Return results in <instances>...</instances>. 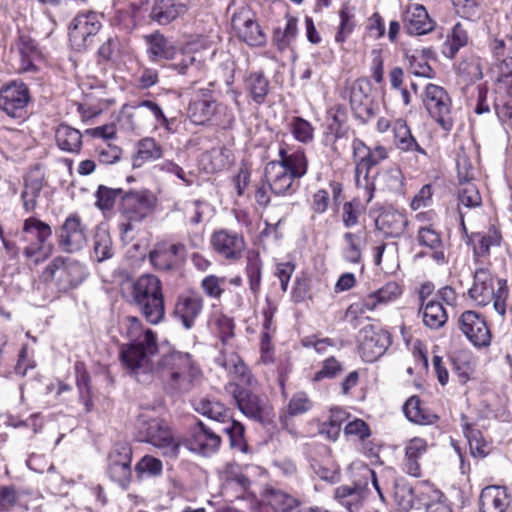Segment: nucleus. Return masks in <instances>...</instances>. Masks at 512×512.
Instances as JSON below:
<instances>
[{
  "mask_svg": "<svg viewBox=\"0 0 512 512\" xmlns=\"http://www.w3.org/2000/svg\"><path fill=\"white\" fill-rule=\"evenodd\" d=\"M126 336L130 340L120 349V359L126 369L138 377L151 368V357L158 352L157 336L151 329L143 331L142 323L135 316H126L123 321Z\"/></svg>",
  "mask_w": 512,
  "mask_h": 512,
  "instance_id": "f257e3e1",
  "label": "nucleus"
},
{
  "mask_svg": "<svg viewBox=\"0 0 512 512\" xmlns=\"http://www.w3.org/2000/svg\"><path fill=\"white\" fill-rule=\"evenodd\" d=\"M156 372L162 379L167 392L177 395L191 390L198 370L189 353L173 351L159 359Z\"/></svg>",
  "mask_w": 512,
  "mask_h": 512,
  "instance_id": "f03ea898",
  "label": "nucleus"
},
{
  "mask_svg": "<svg viewBox=\"0 0 512 512\" xmlns=\"http://www.w3.org/2000/svg\"><path fill=\"white\" fill-rule=\"evenodd\" d=\"M132 304L141 312L147 322L159 324L165 317V302L162 283L151 274L141 275L132 283Z\"/></svg>",
  "mask_w": 512,
  "mask_h": 512,
  "instance_id": "7ed1b4c3",
  "label": "nucleus"
},
{
  "mask_svg": "<svg viewBox=\"0 0 512 512\" xmlns=\"http://www.w3.org/2000/svg\"><path fill=\"white\" fill-rule=\"evenodd\" d=\"M352 152L358 197L369 203L375 191L374 178L369 175L370 170L388 158V150L382 145L368 147L361 139L355 138L352 142Z\"/></svg>",
  "mask_w": 512,
  "mask_h": 512,
  "instance_id": "20e7f679",
  "label": "nucleus"
},
{
  "mask_svg": "<svg viewBox=\"0 0 512 512\" xmlns=\"http://www.w3.org/2000/svg\"><path fill=\"white\" fill-rule=\"evenodd\" d=\"M157 197L148 189L125 191L119 203V212L123 220L119 223L121 237L134 230V224L142 222L153 212Z\"/></svg>",
  "mask_w": 512,
  "mask_h": 512,
  "instance_id": "39448f33",
  "label": "nucleus"
},
{
  "mask_svg": "<svg viewBox=\"0 0 512 512\" xmlns=\"http://www.w3.org/2000/svg\"><path fill=\"white\" fill-rule=\"evenodd\" d=\"M497 289L494 287L492 274L484 268H479L473 276V285L468 293L478 305L485 306L493 301L495 311L502 317L506 314V299L508 297L507 281L496 279Z\"/></svg>",
  "mask_w": 512,
  "mask_h": 512,
  "instance_id": "423d86ee",
  "label": "nucleus"
},
{
  "mask_svg": "<svg viewBox=\"0 0 512 512\" xmlns=\"http://www.w3.org/2000/svg\"><path fill=\"white\" fill-rule=\"evenodd\" d=\"M136 428L139 441L153 445L161 450L164 457L176 459L180 452V442L177 441L170 427L161 419L138 417Z\"/></svg>",
  "mask_w": 512,
  "mask_h": 512,
  "instance_id": "0eeeda50",
  "label": "nucleus"
},
{
  "mask_svg": "<svg viewBox=\"0 0 512 512\" xmlns=\"http://www.w3.org/2000/svg\"><path fill=\"white\" fill-rule=\"evenodd\" d=\"M225 391L234 399L239 411L247 418L265 423L271 416L272 406L263 394L255 393L251 388L235 382L225 385Z\"/></svg>",
  "mask_w": 512,
  "mask_h": 512,
  "instance_id": "6e6552de",
  "label": "nucleus"
},
{
  "mask_svg": "<svg viewBox=\"0 0 512 512\" xmlns=\"http://www.w3.org/2000/svg\"><path fill=\"white\" fill-rule=\"evenodd\" d=\"M42 278L45 282L53 281L58 291L67 292L84 281L86 271L79 261L58 256L44 269Z\"/></svg>",
  "mask_w": 512,
  "mask_h": 512,
  "instance_id": "1a4fd4ad",
  "label": "nucleus"
},
{
  "mask_svg": "<svg viewBox=\"0 0 512 512\" xmlns=\"http://www.w3.org/2000/svg\"><path fill=\"white\" fill-rule=\"evenodd\" d=\"M32 97L29 87L20 80H12L0 88V110L13 119H24Z\"/></svg>",
  "mask_w": 512,
  "mask_h": 512,
  "instance_id": "9d476101",
  "label": "nucleus"
},
{
  "mask_svg": "<svg viewBox=\"0 0 512 512\" xmlns=\"http://www.w3.org/2000/svg\"><path fill=\"white\" fill-rule=\"evenodd\" d=\"M358 350L365 362H374L391 345L388 331L375 324H366L357 334Z\"/></svg>",
  "mask_w": 512,
  "mask_h": 512,
  "instance_id": "9b49d317",
  "label": "nucleus"
},
{
  "mask_svg": "<svg viewBox=\"0 0 512 512\" xmlns=\"http://www.w3.org/2000/svg\"><path fill=\"white\" fill-rule=\"evenodd\" d=\"M102 23L95 12L78 14L69 25V41L73 50L86 51L95 41Z\"/></svg>",
  "mask_w": 512,
  "mask_h": 512,
  "instance_id": "f8f14e48",
  "label": "nucleus"
},
{
  "mask_svg": "<svg viewBox=\"0 0 512 512\" xmlns=\"http://www.w3.org/2000/svg\"><path fill=\"white\" fill-rule=\"evenodd\" d=\"M132 448L128 443H117L108 455L107 475L121 489L127 490L132 482Z\"/></svg>",
  "mask_w": 512,
  "mask_h": 512,
  "instance_id": "ddd939ff",
  "label": "nucleus"
},
{
  "mask_svg": "<svg viewBox=\"0 0 512 512\" xmlns=\"http://www.w3.org/2000/svg\"><path fill=\"white\" fill-rule=\"evenodd\" d=\"M422 101L429 115L446 131H450L453 121L450 117L451 99L446 90L435 84H428Z\"/></svg>",
  "mask_w": 512,
  "mask_h": 512,
  "instance_id": "4468645a",
  "label": "nucleus"
},
{
  "mask_svg": "<svg viewBox=\"0 0 512 512\" xmlns=\"http://www.w3.org/2000/svg\"><path fill=\"white\" fill-rule=\"evenodd\" d=\"M306 169L288 167L283 162H268L264 169V178L273 194H291L294 191V180L302 177Z\"/></svg>",
  "mask_w": 512,
  "mask_h": 512,
  "instance_id": "2eb2a0df",
  "label": "nucleus"
},
{
  "mask_svg": "<svg viewBox=\"0 0 512 512\" xmlns=\"http://www.w3.org/2000/svg\"><path fill=\"white\" fill-rule=\"evenodd\" d=\"M458 328L475 347L490 346L491 331L484 317L476 311H464L458 318Z\"/></svg>",
  "mask_w": 512,
  "mask_h": 512,
  "instance_id": "dca6fc26",
  "label": "nucleus"
},
{
  "mask_svg": "<svg viewBox=\"0 0 512 512\" xmlns=\"http://www.w3.org/2000/svg\"><path fill=\"white\" fill-rule=\"evenodd\" d=\"M231 25L237 37L247 45L254 47L265 45V33L248 8H241L235 12L231 19Z\"/></svg>",
  "mask_w": 512,
  "mask_h": 512,
  "instance_id": "f3484780",
  "label": "nucleus"
},
{
  "mask_svg": "<svg viewBox=\"0 0 512 512\" xmlns=\"http://www.w3.org/2000/svg\"><path fill=\"white\" fill-rule=\"evenodd\" d=\"M218 427H208L202 421H197L190 428L189 449L203 456L214 454L220 447L221 437Z\"/></svg>",
  "mask_w": 512,
  "mask_h": 512,
  "instance_id": "a211bd4d",
  "label": "nucleus"
},
{
  "mask_svg": "<svg viewBox=\"0 0 512 512\" xmlns=\"http://www.w3.org/2000/svg\"><path fill=\"white\" fill-rule=\"evenodd\" d=\"M59 247L68 253L79 251L86 244L85 226L77 214L69 215L58 233Z\"/></svg>",
  "mask_w": 512,
  "mask_h": 512,
  "instance_id": "6ab92c4d",
  "label": "nucleus"
},
{
  "mask_svg": "<svg viewBox=\"0 0 512 512\" xmlns=\"http://www.w3.org/2000/svg\"><path fill=\"white\" fill-rule=\"evenodd\" d=\"M350 105L355 116L362 122H367L376 115L369 81L358 79L354 82L350 93Z\"/></svg>",
  "mask_w": 512,
  "mask_h": 512,
  "instance_id": "aec40b11",
  "label": "nucleus"
},
{
  "mask_svg": "<svg viewBox=\"0 0 512 512\" xmlns=\"http://www.w3.org/2000/svg\"><path fill=\"white\" fill-rule=\"evenodd\" d=\"M203 310V298L197 293L179 295L172 316L184 329L190 330Z\"/></svg>",
  "mask_w": 512,
  "mask_h": 512,
  "instance_id": "412c9836",
  "label": "nucleus"
},
{
  "mask_svg": "<svg viewBox=\"0 0 512 512\" xmlns=\"http://www.w3.org/2000/svg\"><path fill=\"white\" fill-rule=\"evenodd\" d=\"M210 242L217 253L230 260L240 259L245 249L243 236L226 229L215 231Z\"/></svg>",
  "mask_w": 512,
  "mask_h": 512,
  "instance_id": "4be33fe9",
  "label": "nucleus"
},
{
  "mask_svg": "<svg viewBox=\"0 0 512 512\" xmlns=\"http://www.w3.org/2000/svg\"><path fill=\"white\" fill-rule=\"evenodd\" d=\"M146 45V54L150 62L164 66L167 61L175 59L177 47L164 34L159 31L143 37Z\"/></svg>",
  "mask_w": 512,
  "mask_h": 512,
  "instance_id": "5701e85b",
  "label": "nucleus"
},
{
  "mask_svg": "<svg viewBox=\"0 0 512 512\" xmlns=\"http://www.w3.org/2000/svg\"><path fill=\"white\" fill-rule=\"evenodd\" d=\"M404 27L411 35H423L434 29V21L421 4H412L403 14Z\"/></svg>",
  "mask_w": 512,
  "mask_h": 512,
  "instance_id": "b1692460",
  "label": "nucleus"
},
{
  "mask_svg": "<svg viewBox=\"0 0 512 512\" xmlns=\"http://www.w3.org/2000/svg\"><path fill=\"white\" fill-rule=\"evenodd\" d=\"M16 47L20 56L19 73H37L39 68L34 62L41 57L37 41L28 34L20 33Z\"/></svg>",
  "mask_w": 512,
  "mask_h": 512,
  "instance_id": "393cba45",
  "label": "nucleus"
},
{
  "mask_svg": "<svg viewBox=\"0 0 512 512\" xmlns=\"http://www.w3.org/2000/svg\"><path fill=\"white\" fill-rule=\"evenodd\" d=\"M510 505L507 488L489 485L482 489L479 497L480 512H505Z\"/></svg>",
  "mask_w": 512,
  "mask_h": 512,
  "instance_id": "a878e982",
  "label": "nucleus"
},
{
  "mask_svg": "<svg viewBox=\"0 0 512 512\" xmlns=\"http://www.w3.org/2000/svg\"><path fill=\"white\" fill-rule=\"evenodd\" d=\"M220 480L223 491H234L237 497L243 495L251 484L237 463H227L220 473Z\"/></svg>",
  "mask_w": 512,
  "mask_h": 512,
  "instance_id": "bb28decb",
  "label": "nucleus"
},
{
  "mask_svg": "<svg viewBox=\"0 0 512 512\" xmlns=\"http://www.w3.org/2000/svg\"><path fill=\"white\" fill-rule=\"evenodd\" d=\"M186 11L183 0H155L149 16L159 25H167Z\"/></svg>",
  "mask_w": 512,
  "mask_h": 512,
  "instance_id": "cd10ccee",
  "label": "nucleus"
},
{
  "mask_svg": "<svg viewBox=\"0 0 512 512\" xmlns=\"http://www.w3.org/2000/svg\"><path fill=\"white\" fill-rule=\"evenodd\" d=\"M502 235L495 228L490 227L486 232H474L469 237V244L473 247L474 257H488L492 247H498L501 244Z\"/></svg>",
  "mask_w": 512,
  "mask_h": 512,
  "instance_id": "c85d7f7f",
  "label": "nucleus"
},
{
  "mask_svg": "<svg viewBox=\"0 0 512 512\" xmlns=\"http://www.w3.org/2000/svg\"><path fill=\"white\" fill-rule=\"evenodd\" d=\"M394 144L404 152H416L426 156V151L418 144L411 133L410 128L403 119H397L393 124Z\"/></svg>",
  "mask_w": 512,
  "mask_h": 512,
  "instance_id": "c756f323",
  "label": "nucleus"
},
{
  "mask_svg": "<svg viewBox=\"0 0 512 512\" xmlns=\"http://www.w3.org/2000/svg\"><path fill=\"white\" fill-rule=\"evenodd\" d=\"M427 442L423 438L414 437L410 439L405 447V468L408 474L420 476L419 459L427 451Z\"/></svg>",
  "mask_w": 512,
  "mask_h": 512,
  "instance_id": "7c9ffc66",
  "label": "nucleus"
},
{
  "mask_svg": "<svg viewBox=\"0 0 512 512\" xmlns=\"http://www.w3.org/2000/svg\"><path fill=\"white\" fill-rule=\"evenodd\" d=\"M406 418L415 424L431 425L438 421L439 417L423 408L418 396H411L403 405Z\"/></svg>",
  "mask_w": 512,
  "mask_h": 512,
  "instance_id": "2f4dec72",
  "label": "nucleus"
},
{
  "mask_svg": "<svg viewBox=\"0 0 512 512\" xmlns=\"http://www.w3.org/2000/svg\"><path fill=\"white\" fill-rule=\"evenodd\" d=\"M408 224L404 214L398 211L386 212L380 215L376 221L378 229L384 232L388 237H400Z\"/></svg>",
  "mask_w": 512,
  "mask_h": 512,
  "instance_id": "473e14b6",
  "label": "nucleus"
},
{
  "mask_svg": "<svg viewBox=\"0 0 512 512\" xmlns=\"http://www.w3.org/2000/svg\"><path fill=\"white\" fill-rule=\"evenodd\" d=\"M55 139L58 147L62 151L78 153L82 146L81 132L64 123L57 127Z\"/></svg>",
  "mask_w": 512,
  "mask_h": 512,
  "instance_id": "72a5a7b5",
  "label": "nucleus"
},
{
  "mask_svg": "<svg viewBox=\"0 0 512 512\" xmlns=\"http://www.w3.org/2000/svg\"><path fill=\"white\" fill-rule=\"evenodd\" d=\"M216 102L209 98L193 99L188 106L189 119L197 125H204L214 115Z\"/></svg>",
  "mask_w": 512,
  "mask_h": 512,
  "instance_id": "f704fd0d",
  "label": "nucleus"
},
{
  "mask_svg": "<svg viewBox=\"0 0 512 512\" xmlns=\"http://www.w3.org/2000/svg\"><path fill=\"white\" fill-rule=\"evenodd\" d=\"M162 155V147L153 138H144L138 142L132 165L134 168H140L144 163L157 160Z\"/></svg>",
  "mask_w": 512,
  "mask_h": 512,
  "instance_id": "c9c22d12",
  "label": "nucleus"
},
{
  "mask_svg": "<svg viewBox=\"0 0 512 512\" xmlns=\"http://www.w3.org/2000/svg\"><path fill=\"white\" fill-rule=\"evenodd\" d=\"M218 431L224 432L229 437L230 447L237 449L242 453H250L249 445L245 440V427L242 423L232 419L227 424L219 425Z\"/></svg>",
  "mask_w": 512,
  "mask_h": 512,
  "instance_id": "e433bc0d",
  "label": "nucleus"
},
{
  "mask_svg": "<svg viewBox=\"0 0 512 512\" xmlns=\"http://www.w3.org/2000/svg\"><path fill=\"white\" fill-rule=\"evenodd\" d=\"M402 293L401 287L396 282H388L378 290L368 294L366 305L375 310L380 305H385L397 299Z\"/></svg>",
  "mask_w": 512,
  "mask_h": 512,
  "instance_id": "4c0bfd02",
  "label": "nucleus"
},
{
  "mask_svg": "<svg viewBox=\"0 0 512 512\" xmlns=\"http://www.w3.org/2000/svg\"><path fill=\"white\" fill-rule=\"evenodd\" d=\"M196 410L204 416L217 422L216 427L226 424L232 417L230 411L225 406L214 400L200 399L197 403Z\"/></svg>",
  "mask_w": 512,
  "mask_h": 512,
  "instance_id": "58836bf2",
  "label": "nucleus"
},
{
  "mask_svg": "<svg viewBox=\"0 0 512 512\" xmlns=\"http://www.w3.org/2000/svg\"><path fill=\"white\" fill-rule=\"evenodd\" d=\"M421 310L423 323L430 329H439L448 320L446 310L440 301H429Z\"/></svg>",
  "mask_w": 512,
  "mask_h": 512,
  "instance_id": "ea45409f",
  "label": "nucleus"
},
{
  "mask_svg": "<svg viewBox=\"0 0 512 512\" xmlns=\"http://www.w3.org/2000/svg\"><path fill=\"white\" fill-rule=\"evenodd\" d=\"M43 178L29 177L25 179L24 189L21 192L23 208L27 213H32L37 207V200L43 189Z\"/></svg>",
  "mask_w": 512,
  "mask_h": 512,
  "instance_id": "a19ab883",
  "label": "nucleus"
},
{
  "mask_svg": "<svg viewBox=\"0 0 512 512\" xmlns=\"http://www.w3.org/2000/svg\"><path fill=\"white\" fill-rule=\"evenodd\" d=\"M134 471L139 481L158 478L163 473V463L152 455H144L136 463Z\"/></svg>",
  "mask_w": 512,
  "mask_h": 512,
  "instance_id": "79ce46f5",
  "label": "nucleus"
},
{
  "mask_svg": "<svg viewBox=\"0 0 512 512\" xmlns=\"http://www.w3.org/2000/svg\"><path fill=\"white\" fill-rule=\"evenodd\" d=\"M245 85L255 103L265 102L269 92V81L262 71L251 72L245 79Z\"/></svg>",
  "mask_w": 512,
  "mask_h": 512,
  "instance_id": "37998d69",
  "label": "nucleus"
},
{
  "mask_svg": "<svg viewBox=\"0 0 512 512\" xmlns=\"http://www.w3.org/2000/svg\"><path fill=\"white\" fill-rule=\"evenodd\" d=\"M22 233L21 241H27L25 234H32L36 238L35 243L45 246L46 241L52 235V229L49 224L40 219L30 217L24 221Z\"/></svg>",
  "mask_w": 512,
  "mask_h": 512,
  "instance_id": "c03bdc74",
  "label": "nucleus"
},
{
  "mask_svg": "<svg viewBox=\"0 0 512 512\" xmlns=\"http://www.w3.org/2000/svg\"><path fill=\"white\" fill-rule=\"evenodd\" d=\"M468 43V34L461 23H456L451 34L443 43L442 53L445 57L453 59L457 52Z\"/></svg>",
  "mask_w": 512,
  "mask_h": 512,
  "instance_id": "a18cd8bd",
  "label": "nucleus"
},
{
  "mask_svg": "<svg viewBox=\"0 0 512 512\" xmlns=\"http://www.w3.org/2000/svg\"><path fill=\"white\" fill-rule=\"evenodd\" d=\"M266 498L275 512H291L299 505L296 498L277 488L267 489Z\"/></svg>",
  "mask_w": 512,
  "mask_h": 512,
  "instance_id": "49530a36",
  "label": "nucleus"
},
{
  "mask_svg": "<svg viewBox=\"0 0 512 512\" xmlns=\"http://www.w3.org/2000/svg\"><path fill=\"white\" fill-rule=\"evenodd\" d=\"M93 251L98 262H103L113 256L112 239L106 228L97 227L93 237Z\"/></svg>",
  "mask_w": 512,
  "mask_h": 512,
  "instance_id": "de8ad7c7",
  "label": "nucleus"
},
{
  "mask_svg": "<svg viewBox=\"0 0 512 512\" xmlns=\"http://www.w3.org/2000/svg\"><path fill=\"white\" fill-rule=\"evenodd\" d=\"M346 118V109L341 105L334 106L327 111V132H325L327 134V142L334 141L340 136L341 128Z\"/></svg>",
  "mask_w": 512,
  "mask_h": 512,
  "instance_id": "09e8293b",
  "label": "nucleus"
},
{
  "mask_svg": "<svg viewBox=\"0 0 512 512\" xmlns=\"http://www.w3.org/2000/svg\"><path fill=\"white\" fill-rule=\"evenodd\" d=\"M180 75H194L201 77L205 72V63L197 59L193 54H182L178 62L169 66Z\"/></svg>",
  "mask_w": 512,
  "mask_h": 512,
  "instance_id": "8fccbe9b",
  "label": "nucleus"
},
{
  "mask_svg": "<svg viewBox=\"0 0 512 512\" xmlns=\"http://www.w3.org/2000/svg\"><path fill=\"white\" fill-rule=\"evenodd\" d=\"M348 414L341 408H333L325 422L322 423V434L332 441L337 440L340 435L342 424L346 421Z\"/></svg>",
  "mask_w": 512,
  "mask_h": 512,
  "instance_id": "3c124183",
  "label": "nucleus"
},
{
  "mask_svg": "<svg viewBox=\"0 0 512 512\" xmlns=\"http://www.w3.org/2000/svg\"><path fill=\"white\" fill-rule=\"evenodd\" d=\"M463 433L466 436L471 454L474 457L484 458L489 454V445L484 440L482 432L469 424L463 426Z\"/></svg>",
  "mask_w": 512,
  "mask_h": 512,
  "instance_id": "603ef678",
  "label": "nucleus"
},
{
  "mask_svg": "<svg viewBox=\"0 0 512 512\" xmlns=\"http://www.w3.org/2000/svg\"><path fill=\"white\" fill-rule=\"evenodd\" d=\"M457 69L459 75L464 76L470 82L478 81L483 77L482 60L475 55L463 58Z\"/></svg>",
  "mask_w": 512,
  "mask_h": 512,
  "instance_id": "864d4df0",
  "label": "nucleus"
},
{
  "mask_svg": "<svg viewBox=\"0 0 512 512\" xmlns=\"http://www.w3.org/2000/svg\"><path fill=\"white\" fill-rule=\"evenodd\" d=\"M312 408V402L304 392L295 393L290 399L287 407L288 415L280 416L283 425L287 424L288 416H298L306 413Z\"/></svg>",
  "mask_w": 512,
  "mask_h": 512,
  "instance_id": "5fc2aeb1",
  "label": "nucleus"
},
{
  "mask_svg": "<svg viewBox=\"0 0 512 512\" xmlns=\"http://www.w3.org/2000/svg\"><path fill=\"white\" fill-rule=\"evenodd\" d=\"M124 191L121 188H109L105 185H99L95 193L96 206L102 210H110L113 208L114 203L120 195L122 196Z\"/></svg>",
  "mask_w": 512,
  "mask_h": 512,
  "instance_id": "6e6d98bb",
  "label": "nucleus"
},
{
  "mask_svg": "<svg viewBox=\"0 0 512 512\" xmlns=\"http://www.w3.org/2000/svg\"><path fill=\"white\" fill-rule=\"evenodd\" d=\"M394 498L403 510H409L414 505V490L410 484L401 480L395 483Z\"/></svg>",
  "mask_w": 512,
  "mask_h": 512,
  "instance_id": "4d7b16f0",
  "label": "nucleus"
},
{
  "mask_svg": "<svg viewBox=\"0 0 512 512\" xmlns=\"http://www.w3.org/2000/svg\"><path fill=\"white\" fill-rule=\"evenodd\" d=\"M288 126L296 140L307 143L313 139L314 129L307 120L293 117Z\"/></svg>",
  "mask_w": 512,
  "mask_h": 512,
  "instance_id": "13d9d810",
  "label": "nucleus"
},
{
  "mask_svg": "<svg viewBox=\"0 0 512 512\" xmlns=\"http://www.w3.org/2000/svg\"><path fill=\"white\" fill-rule=\"evenodd\" d=\"M262 262L258 255L248 257L246 265V274L249 281V287L253 294H257L261 285Z\"/></svg>",
  "mask_w": 512,
  "mask_h": 512,
  "instance_id": "bf43d9fd",
  "label": "nucleus"
},
{
  "mask_svg": "<svg viewBox=\"0 0 512 512\" xmlns=\"http://www.w3.org/2000/svg\"><path fill=\"white\" fill-rule=\"evenodd\" d=\"M455 371L461 383H466L474 371V363L470 354L463 353L452 358Z\"/></svg>",
  "mask_w": 512,
  "mask_h": 512,
  "instance_id": "052dcab7",
  "label": "nucleus"
},
{
  "mask_svg": "<svg viewBox=\"0 0 512 512\" xmlns=\"http://www.w3.org/2000/svg\"><path fill=\"white\" fill-rule=\"evenodd\" d=\"M456 13L465 19L475 20L480 16L481 0H451Z\"/></svg>",
  "mask_w": 512,
  "mask_h": 512,
  "instance_id": "680f3d73",
  "label": "nucleus"
},
{
  "mask_svg": "<svg viewBox=\"0 0 512 512\" xmlns=\"http://www.w3.org/2000/svg\"><path fill=\"white\" fill-rule=\"evenodd\" d=\"M458 198L460 203L467 208L479 207L482 204L480 193L473 183L463 185L458 191Z\"/></svg>",
  "mask_w": 512,
  "mask_h": 512,
  "instance_id": "e2e57ef3",
  "label": "nucleus"
},
{
  "mask_svg": "<svg viewBox=\"0 0 512 512\" xmlns=\"http://www.w3.org/2000/svg\"><path fill=\"white\" fill-rule=\"evenodd\" d=\"M511 44L512 37H508V35L501 36L499 33L492 34V32H490L489 49L496 58L505 56Z\"/></svg>",
  "mask_w": 512,
  "mask_h": 512,
  "instance_id": "0e129e2a",
  "label": "nucleus"
},
{
  "mask_svg": "<svg viewBox=\"0 0 512 512\" xmlns=\"http://www.w3.org/2000/svg\"><path fill=\"white\" fill-rule=\"evenodd\" d=\"M345 372L344 363L334 356H329L322 361V378H338Z\"/></svg>",
  "mask_w": 512,
  "mask_h": 512,
  "instance_id": "69168bd1",
  "label": "nucleus"
},
{
  "mask_svg": "<svg viewBox=\"0 0 512 512\" xmlns=\"http://www.w3.org/2000/svg\"><path fill=\"white\" fill-rule=\"evenodd\" d=\"M352 18L353 16L349 13L347 8H342L340 10V25L335 36L336 42H344L345 39L351 34L355 26Z\"/></svg>",
  "mask_w": 512,
  "mask_h": 512,
  "instance_id": "338daca9",
  "label": "nucleus"
},
{
  "mask_svg": "<svg viewBox=\"0 0 512 512\" xmlns=\"http://www.w3.org/2000/svg\"><path fill=\"white\" fill-rule=\"evenodd\" d=\"M496 73L495 80L506 86H512V56L506 57L497 63L493 69Z\"/></svg>",
  "mask_w": 512,
  "mask_h": 512,
  "instance_id": "774afa93",
  "label": "nucleus"
}]
</instances>
